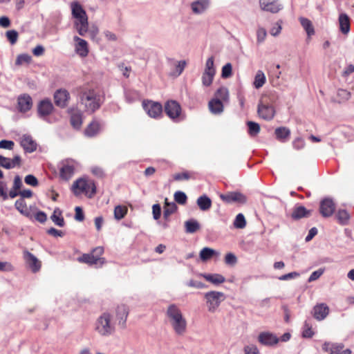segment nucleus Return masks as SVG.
Returning <instances> with one entry per match:
<instances>
[{
  "mask_svg": "<svg viewBox=\"0 0 354 354\" xmlns=\"http://www.w3.org/2000/svg\"><path fill=\"white\" fill-rule=\"evenodd\" d=\"M166 315L175 333L183 335L187 330V322L180 308L175 304L169 305Z\"/></svg>",
  "mask_w": 354,
  "mask_h": 354,
  "instance_id": "nucleus-1",
  "label": "nucleus"
},
{
  "mask_svg": "<svg viewBox=\"0 0 354 354\" xmlns=\"http://www.w3.org/2000/svg\"><path fill=\"white\" fill-rule=\"evenodd\" d=\"M71 8L72 16L75 19L74 26L81 36H84L88 30L86 12L77 1H73Z\"/></svg>",
  "mask_w": 354,
  "mask_h": 354,
  "instance_id": "nucleus-2",
  "label": "nucleus"
},
{
  "mask_svg": "<svg viewBox=\"0 0 354 354\" xmlns=\"http://www.w3.org/2000/svg\"><path fill=\"white\" fill-rule=\"evenodd\" d=\"M95 330L101 335L108 336L115 331V324L109 313H103L95 323Z\"/></svg>",
  "mask_w": 354,
  "mask_h": 354,
  "instance_id": "nucleus-3",
  "label": "nucleus"
},
{
  "mask_svg": "<svg viewBox=\"0 0 354 354\" xmlns=\"http://www.w3.org/2000/svg\"><path fill=\"white\" fill-rule=\"evenodd\" d=\"M205 304L209 313H215L225 299V294L218 291H209L204 294Z\"/></svg>",
  "mask_w": 354,
  "mask_h": 354,
  "instance_id": "nucleus-4",
  "label": "nucleus"
},
{
  "mask_svg": "<svg viewBox=\"0 0 354 354\" xmlns=\"http://www.w3.org/2000/svg\"><path fill=\"white\" fill-rule=\"evenodd\" d=\"M76 162L73 159L62 160L59 165V177L64 180H68L75 173Z\"/></svg>",
  "mask_w": 354,
  "mask_h": 354,
  "instance_id": "nucleus-5",
  "label": "nucleus"
},
{
  "mask_svg": "<svg viewBox=\"0 0 354 354\" xmlns=\"http://www.w3.org/2000/svg\"><path fill=\"white\" fill-rule=\"evenodd\" d=\"M216 74V68L214 67V60L213 57H209L205 66V69L202 75V84L204 86H209L214 80Z\"/></svg>",
  "mask_w": 354,
  "mask_h": 354,
  "instance_id": "nucleus-6",
  "label": "nucleus"
},
{
  "mask_svg": "<svg viewBox=\"0 0 354 354\" xmlns=\"http://www.w3.org/2000/svg\"><path fill=\"white\" fill-rule=\"evenodd\" d=\"M54 111V106L49 98L40 100L37 106V115L39 118L48 122V116Z\"/></svg>",
  "mask_w": 354,
  "mask_h": 354,
  "instance_id": "nucleus-7",
  "label": "nucleus"
},
{
  "mask_svg": "<svg viewBox=\"0 0 354 354\" xmlns=\"http://www.w3.org/2000/svg\"><path fill=\"white\" fill-rule=\"evenodd\" d=\"M145 111L149 116L153 118H159L162 113V106L161 104L153 101H144L142 103Z\"/></svg>",
  "mask_w": 354,
  "mask_h": 354,
  "instance_id": "nucleus-8",
  "label": "nucleus"
},
{
  "mask_svg": "<svg viewBox=\"0 0 354 354\" xmlns=\"http://www.w3.org/2000/svg\"><path fill=\"white\" fill-rule=\"evenodd\" d=\"M104 100V94L102 90H90V110L93 111L98 109Z\"/></svg>",
  "mask_w": 354,
  "mask_h": 354,
  "instance_id": "nucleus-9",
  "label": "nucleus"
},
{
  "mask_svg": "<svg viewBox=\"0 0 354 354\" xmlns=\"http://www.w3.org/2000/svg\"><path fill=\"white\" fill-rule=\"evenodd\" d=\"M257 112L259 116L264 120H272L275 114L274 107L268 102L261 101L258 105Z\"/></svg>",
  "mask_w": 354,
  "mask_h": 354,
  "instance_id": "nucleus-10",
  "label": "nucleus"
},
{
  "mask_svg": "<svg viewBox=\"0 0 354 354\" xmlns=\"http://www.w3.org/2000/svg\"><path fill=\"white\" fill-rule=\"evenodd\" d=\"M129 309L127 305L124 304H118L115 308V313L118 320V325L124 328L126 322L129 315Z\"/></svg>",
  "mask_w": 354,
  "mask_h": 354,
  "instance_id": "nucleus-11",
  "label": "nucleus"
},
{
  "mask_svg": "<svg viewBox=\"0 0 354 354\" xmlns=\"http://www.w3.org/2000/svg\"><path fill=\"white\" fill-rule=\"evenodd\" d=\"M165 111L169 118L175 120L180 116L181 107L176 101L169 100L165 104Z\"/></svg>",
  "mask_w": 354,
  "mask_h": 354,
  "instance_id": "nucleus-12",
  "label": "nucleus"
},
{
  "mask_svg": "<svg viewBox=\"0 0 354 354\" xmlns=\"http://www.w3.org/2000/svg\"><path fill=\"white\" fill-rule=\"evenodd\" d=\"M259 6L262 10L272 13H277L283 8L278 0H259Z\"/></svg>",
  "mask_w": 354,
  "mask_h": 354,
  "instance_id": "nucleus-13",
  "label": "nucleus"
},
{
  "mask_svg": "<svg viewBox=\"0 0 354 354\" xmlns=\"http://www.w3.org/2000/svg\"><path fill=\"white\" fill-rule=\"evenodd\" d=\"M32 106V99L28 94H22L17 97V109L20 113H26Z\"/></svg>",
  "mask_w": 354,
  "mask_h": 354,
  "instance_id": "nucleus-14",
  "label": "nucleus"
},
{
  "mask_svg": "<svg viewBox=\"0 0 354 354\" xmlns=\"http://www.w3.org/2000/svg\"><path fill=\"white\" fill-rule=\"evenodd\" d=\"M69 99L70 94L66 89H58L54 93L55 104L60 108L66 107Z\"/></svg>",
  "mask_w": 354,
  "mask_h": 354,
  "instance_id": "nucleus-15",
  "label": "nucleus"
},
{
  "mask_svg": "<svg viewBox=\"0 0 354 354\" xmlns=\"http://www.w3.org/2000/svg\"><path fill=\"white\" fill-rule=\"evenodd\" d=\"M335 209V205L332 199L324 198L320 203L319 210L321 214L324 217H329L332 216Z\"/></svg>",
  "mask_w": 354,
  "mask_h": 354,
  "instance_id": "nucleus-16",
  "label": "nucleus"
},
{
  "mask_svg": "<svg viewBox=\"0 0 354 354\" xmlns=\"http://www.w3.org/2000/svg\"><path fill=\"white\" fill-rule=\"evenodd\" d=\"M259 342L265 346H272L276 345L279 339L273 333L270 332H262L258 336Z\"/></svg>",
  "mask_w": 354,
  "mask_h": 354,
  "instance_id": "nucleus-17",
  "label": "nucleus"
},
{
  "mask_svg": "<svg viewBox=\"0 0 354 354\" xmlns=\"http://www.w3.org/2000/svg\"><path fill=\"white\" fill-rule=\"evenodd\" d=\"M21 159L19 155H16L12 159L0 155V167L6 169H10L21 165Z\"/></svg>",
  "mask_w": 354,
  "mask_h": 354,
  "instance_id": "nucleus-18",
  "label": "nucleus"
},
{
  "mask_svg": "<svg viewBox=\"0 0 354 354\" xmlns=\"http://www.w3.org/2000/svg\"><path fill=\"white\" fill-rule=\"evenodd\" d=\"M20 145L26 153H32L37 149V145L30 135H23L21 138Z\"/></svg>",
  "mask_w": 354,
  "mask_h": 354,
  "instance_id": "nucleus-19",
  "label": "nucleus"
},
{
  "mask_svg": "<svg viewBox=\"0 0 354 354\" xmlns=\"http://www.w3.org/2000/svg\"><path fill=\"white\" fill-rule=\"evenodd\" d=\"M74 41L75 42V51L79 55L80 57H84L87 56L88 53V43L86 40L77 37L75 36L73 37Z\"/></svg>",
  "mask_w": 354,
  "mask_h": 354,
  "instance_id": "nucleus-20",
  "label": "nucleus"
},
{
  "mask_svg": "<svg viewBox=\"0 0 354 354\" xmlns=\"http://www.w3.org/2000/svg\"><path fill=\"white\" fill-rule=\"evenodd\" d=\"M104 252L102 247H97L90 254V266L95 265L96 267L102 266L104 263V259L100 257Z\"/></svg>",
  "mask_w": 354,
  "mask_h": 354,
  "instance_id": "nucleus-21",
  "label": "nucleus"
},
{
  "mask_svg": "<svg viewBox=\"0 0 354 354\" xmlns=\"http://www.w3.org/2000/svg\"><path fill=\"white\" fill-rule=\"evenodd\" d=\"M209 6V0H196L191 3V9L193 13L201 15L205 12Z\"/></svg>",
  "mask_w": 354,
  "mask_h": 354,
  "instance_id": "nucleus-22",
  "label": "nucleus"
},
{
  "mask_svg": "<svg viewBox=\"0 0 354 354\" xmlns=\"http://www.w3.org/2000/svg\"><path fill=\"white\" fill-rule=\"evenodd\" d=\"M221 255V253L210 248H203L199 253L200 259L203 262H206L213 258L218 259Z\"/></svg>",
  "mask_w": 354,
  "mask_h": 354,
  "instance_id": "nucleus-23",
  "label": "nucleus"
},
{
  "mask_svg": "<svg viewBox=\"0 0 354 354\" xmlns=\"http://www.w3.org/2000/svg\"><path fill=\"white\" fill-rule=\"evenodd\" d=\"M339 27L340 32L347 35L351 30L350 18L346 13H341L338 18Z\"/></svg>",
  "mask_w": 354,
  "mask_h": 354,
  "instance_id": "nucleus-24",
  "label": "nucleus"
},
{
  "mask_svg": "<svg viewBox=\"0 0 354 354\" xmlns=\"http://www.w3.org/2000/svg\"><path fill=\"white\" fill-rule=\"evenodd\" d=\"M24 258L33 272H37L41 268V263L35 255L28 251H26L24 252Z\"/></svg>",
  "mask_w": 354,
  "mask_h": 354,
  "instance_id": "nucleus-25",
  "label": "nucleus"
},
{
  "mask_svg": "<svg viewBox=\"0 0 354 354\" xmlns=\"http://www.w3.org/2000/svg\"><path fill=\"white\" fill-rule=\"evenodd\" d=\"M221 198L227 203L239 202L240 203H245L246 202L245 196L238 192H232L225 195H221Z\"/></svg>",
  "mask_w": 354,
  "mask_h": 354,
  "instance_id": "nucleus-26",
  "label": "nucleus"
},
{
  "mask_svg": "<svg viewBox=\"0 0 354 354\" xmlns=\"http://www.w3.org/2000/svg\"><path fill=\"white\" fill-rule=\"evenodd\" d=\"M329 313L328 307L324 304H321L317 305L313 308V315L314 317L317 320H322L326 317Z\"/></svg>",
  "mask_w": 354,
  "mask_h": 354,
  "instance_id": "nucleus-27",
  "label": "nucleus"
},
{
  "mask_svg": "<svg viewBox=\"0 0 354 354\" xmlns=\"http://www.w3.org/2000/svg\"><path fill=\"white\" fill-rule=\"evenodd\" d=\"M88 183L84 178H79L74 182L73 185V190L75 195H80L84 192L87 193L86 188Z\"/></svg>",
  "mask_w": 354,
  "mask_h": 354,
  "instance_id": "nucleus-28",
  "label": "nucleus"
},
{
  "mask_svg": "<svg viewBox=\"0 0 354 354\" xmlns=\"http://www.w3.org/2000/svg\"><path fill=\"white\" fill-rule=\"evenodd\" d=\"M299 21L304 30L306 31L308 38H310L313 35H315V28L312 21L310 19L304 17H300L299 18Z\"/></svg>",
  "mask_w": 354,
  "mask_h": 354,
  "instance_id": "nucleus-29",
  "label": "nucleus"
},
{
  "mask_svg": "<svg viewBox=\"0 0 354 354\" xmlns=\"http://www.w3.org/2000/svg\"><path fill=\"white\" fill-rule=\"evenodd\" d=\"M266 77L261 70H258L255 74L254 82L252 83L253 86L259 89L266 84Z\"/></svg>",
  "mask_w": 354,
  "mask_h": 354,
  "instance_id": "nucleus-30",
  "label": "nucleus"
},
{
  "mask_svg": "<svg viewBox=\"0 0 354 354\" xmlns=\"http://www.w3.org/2000/svg\"><path fill=\"white\" fill-rule=\"evenodd\" d=\"M310 214V210H308L305 207L300 205L294 209L292 217L295 219H299L304 217H308Z\"/></svg>",
  "mask_w": 354,
  "mask_h": 354,
  "instance_id": "nucleus-31",
  "label": "nucleus"
},
{
  "mask_svg": "<svg viewBox=\"0 0 354 354\" xmlns=\"http://www.w3.org/2000/svg\"><path fill=\"white\" fill-rule=\"evenodd\" d=\"M210 111L214 114H219L223 111V104L218 99H212L208 104Z\"/></svg>",
  "mask_w": 354,
  "mask_h": 354,
  "instance_id": "nucleus-32",
  "label": "nucleus"
},
{
  "mask_svg": "<svg viewBox=\"0 0 354 354\" xmlns=\"http://www.w3.org/2000/svg\"><path fill=\"white\" fill-rule=\"evenodd\" d=\"M203 277L213 284L218 285L225 282V277L220 274H203Z\"/></svg>",
  "mask_w": 354,
  "mask_h": 354,
  "instance_id": "nucleus-33",
  "label": "nucleus"
},
{
  "mask_svg": "<svg viewBox=\"0 0 354 354\" xmlns=\"http://www.w3.org/2000/svg\"><path fill=\"white\" fill-rule=\"evenodd\" d=\"M196 203L202 211H207L212 206V201L206 195H203L198 198Z\"/></svg>",
  "mask_w": 354,
  "mask_h": 354,
  "instance_id": "nucleus-34",
  "label": "nucleus"
},
{
  "mask_svg": "<svg viewBox=\"0 0 354 354\" xmlns=\"http://www.w3.org/2000/svg\"><path fill=\"white\" fill-rule=\"evenodd\" d=\"M177 209V205L174 202H169L166 198L165 200V206L163 216L167 219L171 214H174Z\"/></svg>",
  "mask_w": 354,
  "mask_h": 354,
  "instance_id": "nucleus-35",
  "label": "nucleus"
},
{
  "mask_svg": "<svg viewBox=\"0 0 354 354\" xmlns=\"http://www.w3.org/2000/svg\"><path fill=\"white\" fill-rule=\"evenodd\" d=\"M50 218L53 222L59 227H63L65 224L64 219L62 216V212L58 208L54 210Z\"/></svg>",
  "mask_w": 354,
  "mask_h": 354,
  "instance_id": "nucleus-36",
  "label": "nucleus"
},
{
  "mask_svg": "<svg viewBox=\"0 0 354 354\" xmlns=\"http://www.w3.org/2000/svg\"><path fill=\"white\" fill-rule=\"evenodd\" d=\"M275 135L278 140L284 142L290 135V131L286 127H279L275 129Z\"/></svg>",
  "mask_w": 354,
  "mask_h": 354,
  "instance_id": "nucleus-37",
  "label": "nucleus"
},
{
  "mask_svg": "<svg viewBox=\"0 0 354 354\" xmlns=\"http://www.w3.org/2000/svg\"><path fill=\"white\" fill-rule=\"evenodd\" d=\"M185 230L187 233H194L200 228L198 222L196 220H189L185 223Z\"/></svg>",
  "mask_w": 354,
  "mask_h": 354,
  "instance_id": "nucleus-38",
  "label": "nucleus"
},
{
  "mask_svg": "<svg viewBox=\"0 0 354 354\" xmlns=\"http://www.w3.org/2000/svg\"><path fill=\"white\" fill-rule=\"evenodd\" d=\"M215 99H218L221 101L228 102L229 100V91L225 87L219 88L215 93Z\"/></svg>",
  "mask_w": 354,
  "mask_h": 354,
  "instance_id": "nucleus-39",
  "label": "nucleus"
},
{
  "mask_svg": "<svg viewBox=\"0 0 354 354\" xmlns=\"http://www.w3.org/2000/svg\"><path fill=\"white\" fill-rule=\"evenodd\" d=\"M336 218L340 224L346 225L350 219V215L347 211L339 209L336 214Z\"/></svg>",
  "mask_w": 354,
  "mask_h": 354,
  "instance_id": "nucleus-40",
  "label": "nucleus"
},
{
  "mask_svg": "<svg viewBox=\"0 0 354 354\" xmlns=\"http://www.w3.org/2000/svg\"><path fill=\"white\" fill-rule=\"evenodd\" d=\"M127 207L124 205H118L114 209V217L117 220L123 218L127 213Z\"/></svg>",
  "mask_w": 354,
  "mask_h": 354,
  "instance_id": "nucleus-41",
  "label": "nucleus"
},
{
  "mask_svg": "<svg viewBox=\"0 0 354 354\" xmlns=\"http://www.w3.org/2000/svg\"><path fill=\"white\" fill-rule=\"evenodd\" d=\"M247 125L248 127V133L250 136L254 137L257 136V134L260 131V126L258 123L249 121L247 122Z\"/></svg>",
  "mask_w": 354,
  "mask_h": 354,
  "instance_id": "nucleus-42",
  "label": "nucleus"
},
{
  "mask_svg": "<svg viewBox=\"0 0 354 354\" xmlns=\"http://www.w3.org/2000/svg\"><path fill=\"white\" fill-rule=\"evenodd\" d=\"M337 97L339 102H344L351 98V93L346 89L341 88L337 91Z\"/></svg>",
  "mask_w": 354,
  "mask_h": 354,
  "instance_id": "nucleus-43",
  "label": "nucleus"
},
{
  "mask_svg": "<svg viewBox=\"0 0 354 354\" xmlns=\"http://www.w3.org/2000/svg\"><path fill=\"white\" fill-rule=\"evenodd\" d=\"M234 225L236 228L243 229L246 225V221L243 214H239L235 218Z\"/></svg>",
  "mask_w": 354,
  "mask_h": 354,
  "instance_id": "nucleus-44",
  "label": "nucleus"
},
{
  "mask_svg": "<svg viewBox=\"0 0 354 354\" xmlns=\"http://www.w3.org/2000/svg\"><path fill=\"white\" fill-rule=\"evenodd\" d=\"M174 200L176 203L180 205H184L187 202V197L186 194L181 191H177L174 194Z\"/></svg>",
  "mask_w": 354,
  "mask_h": 354,
  "instance_id": "nucleus-45",
  "label": "nucleus"
},
{
  "mask_svg": "<svg viewBox=\"0 0 354 354\" xmlns=\"http://www.w3.org/2000/svg\"><path fill=\"white\" fill-rule=\"evenodd\" d=\"M282 29V21H278L275 24H273L272 27L270 30V33L271 35L276 37L278 36Z\"/></svg>",
  "mask_w": 354,
  "mask_h": 354,
  "instance_id": "nucleus-46",
  "label": "nucleus"
},
{
  "mask_svg": "<svg viewBox=\"0 0 354 354\" xmlns=\"http://www.w3.org/2000/svg\"><path fill=\"white\" fill-rule=\"evenodd\" d=\"M71 123L75 129H79L82 123V117L80 114H73L71 118Z\"/></svg>",
  "mask_w": 354,
  "mask_h": 354,
  "instance_id": "nucleus-47",
  "label": "nucleus"
},
{
  "mask_svg": "<svg viewBox=\"0 0 354 354\" xmlns=\"http://www.w3.org/2000/svg\"><path fill=\"white\" fill-rule=\"evenodd\" d=\"M267 36V32L264 28H259L257 30V41L258 44L263 43Z\"/></svg>",
  "mask_w": 354,
  "mask_h": 354,
  "instance_id": "nucleus-48",
  "label": "nucleus"
},
{
  "mask_svg": "<svg viewBox=\"0 0 354 354\" xmlns=\"http://www.w3.org/2000/svg\"><path fill=\"white\" fill-rule=\"evenodd\" d=\"M232 74V66L230 63H227L222 68L221 77L223 78H228Z\"/></svg>",
  "mask_w": 354,
  "mask_h": 354,
  "instance_id": "nucleus-49",
  "label": "nucleus"
},
{
  "mask_svg": "<svg viewBox=\"0 0 354 354\" xmlns=\"http://www.w3.org/2000/svg\"><path fill=\"white\" fill-rule=\"evenodd\" d=\"M314 335V332L313 330L312 326L306 322L304 323V329L302 332V336L304 337H312Z\"/></svg>",
  "mask_w": 354,
  "mask_h": 354,
  "instance_id": "nucleus-50",
  "label": "nucleus"
},
{
  "mask_svg": "<svg viewBox=\"0 0 354 354\" xmlns=\"http://www.w3.org/2000/svg\"><path fill=\"white\" fill-rule=\"evenodd\" d=\"M102 125L98 121L90 124V136L96 135L101 130Z\"/></svg>",
  "mask_w": 354,
  "mask_h": 354,
  "instance_id": "nucleus-51",
  "label": "nucleus"
},
{
  "mask_svg": "<svg viewBox=\"0 0 354 354\" xmlns=\"http://www.w3.org/2000/svg\"><path fill=\"white\" fill-rule=\"evenodd\" d=\"M31 61V57L28 54H21L18 55L17 60H16V64L21 65L23 64H28Z\"/></svg>",
  "mask_w": 354,
  "mask_h": 354,
  "instance_id": "nucleus-52",
  "label": "nucleus"
},
{
  "mask_svg": "<svg viewBox=\"0 0 354 354\" xmlns=\"http://www.w3.org/2000/svg\"><path fill=\"white\" fill-rule=\"evenodd\" d=\"M237 262L236 257L232 252L226 254L225 257V263L229 266H234Z\"/></svg>",
  "mask_w": 354,
  "mask_h": 354,
  "instance_id": "nucleus-53",
  "label": "nucleus"
},
{
  "mask_svg": "<svg viewBox=\"0 0 354 354\" xmlns=\"http://www.w3.org/2000/svg\"><path fill=\"white\" fill-rule=\"evenodd\" d=\"M6 37L9 41L14 44L17 42L18 38V32L15 30H10L6 32Z\"/></svg>",
  "mask_w": 354,
  "mask_h": 354,
  "instance_id": "nucleus-54",
  "label": "nucleus"
},
{
  "mask_svg": "<svg viewBox=\"0 0 354 354\" xmlns=\"http://www.w3.org/2000/svg\"><path fill=\"white\" fill-rule=\"evenodd\" d=\"M15 207L20 213H24L27 208V205L24 199L19 198L15 201Z\"/></svg>",
  "mask_w": 354,
  "mask_h": 354,
  "instance_id": "nucleus-55",
  "label": "nucleus"
},
{
  "mask_svg": "<svg viewBox=\"0 0 354 354\" xmlns=\"http://www.w3.org/2000/svg\"><path fill=\"white\" fill-rule=\"evenodd\" d=\"M185 66H186L185 61H179V62H178L176 64L175 71H174V74L176 76L180 75L182 73V72L183 71Z\"/></svg>",
  "mask_w": 354,
  "mask_h": 354,
  "instance_id": "nucleus-56",
  "label": "nucleus"
},
{
  "mask_svg": "<svg viewBox=\"0 0 354 354\" xmlns=\"http://www.w3.org/2000/svg\"><path fill=\"white\" fill-rule=\"evenodd\" d=\"M24 181L27 185H31L33 187L37 186L38 183H39L37 178L32 174L27 175L25 177Z\"/></svg>",
  "mask_w": 354,
  "mask_h": 354,
  "instance_id": "nucleus-57",
  "label": "nucleus"
},
{
  "mask_svg": "<svg viewBox=\"0 0 354 354\" xmlns=\"http://www.w3.org/2000/svg\"><path fill=\"white\" fill-rule=\"evenodd\" d=\"M14 270L13 266L8 261H0V272H11Z\"/></svg>",
  "mask_w": 354,
  "mask_h": 354,
  "instance_id": "nucleus-58",
  "label": "nucleus"
},
{
  "mask_svg": "<svg viewBox=\"0 0 354 354\" xmlns=\"http://www.w3.org/2000/svg\"><path fill=\"white\" fill-rule=\"evenodd\" d=\"M324 272V269L320 268L312 272V274L308 278V282H312L319 279L323 274Z\"/></svg>",
  "mask_w": 354,
  "mask_h": 354,
  "instance_id": "nucleus-59",
  "label": "nucleus"
},
{
  "mask_svg": "<svg viewBox=\"0 0 354 354\" xmlns=\"http://www.w3.org/2000/svg\"><path fill=\"white\" fill-rule=\"evenodd\" d=\"M15 143L12 140H2L0 141V148L11 150Z\"/></svg>",
  "mask_w": 354,
  "mask_h": 354,
  "instance_id": "nucleus-60",
  "label": "nucleus"
},
{
  "mask_svg": "<svg viewBox=\"0 0 354 354\" xmlns=\"http://www.w3.org/2000/svg\"><path fill=\"white\" fill-rule=\"evenodd\" d=\"M153 216L155 220H158L160 217L161 207L159 204H154L152 207Z\"/></svg>",
  "mask_w": 354,
  "mask_h": 354,
  "instance_id": "nucleus-61",
  "label": "nucleus"
},
{
  "mask_svg": "<svg viewBox=\"0 0 354 354\" xmlns=\"http://www.w3.org/2000/svg\"><path fill=\"white\" fill-rule=\"evenodd\" d=\"M35 218L39 223H44L47 220V215L45 212L42 211H38L35 215Z\"/></svg>",
  "mask_w": 354,
  "mask_h": 354,
  "instance_id": "nucleus-62",
  "label": "nucleus"
},
{
  "mask_svg": "<svg viewBox=\"0 0 354 354\" xmlns=\"http://www.w3.org/2000/svg\"><path fill=\"white\" fill-rule=\"evenodd\" d=\"M75 218L77 221H82L84 219V215L83 210L80 207H76L75 208Z\"/></svg>",
  "mask_w": 354,
  "mask_h": 354,
  "instance_id": "nucleus-63",
  "label": "nucleus"
},
{
  "mask_svg": "<svg viewBox=\"0 0 354 354\" xmlns=\"http://www.w3.org/2000/svg\"><path fill=\"white\" fill-rule=\"evenodd\" d=\"M244 351L245 354H259V349L254 345L246 346Z\"/></svg>",
  "mask_w": 354,
  "mask_h": 354,
  "instance_id": "nucleus-64",
  "label": "nucleus"
}]
</instances>
